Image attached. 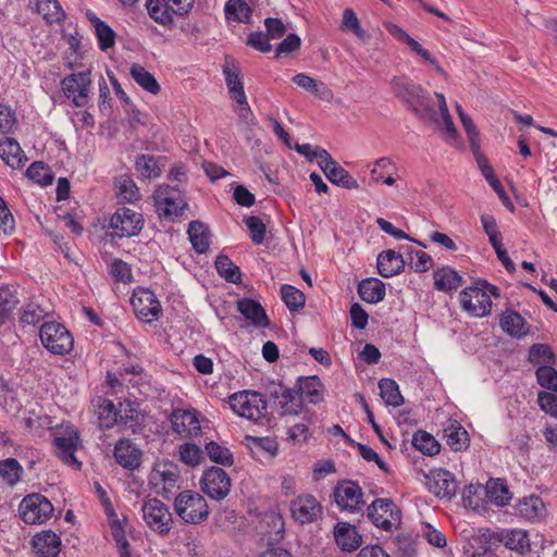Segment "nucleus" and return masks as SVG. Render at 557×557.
I'll use <instances>...</instances> for the list:
<instances>
[{
	"mask_svg": "<svg viewBox=\"0 0 557 557\" xmlns=\"http://www.w3.org/2000/svg\"><path fill=\"white\" fill-rule=\"evenodd\" d=\"M17 288L14 286H2L0 288V322H4L18 304Z\"/></svg>",
	"mask_w": 557,
	"mask_h": 557,
	"instance_id": "obj_44",
	"label": "nucleus"
},
{
	"mask_svg": "<svg viewBox=\"0 0 557 557\" xmlns=\"http://www.w3.org/2000/svg\"><path fill=\"white\" fill-rule=\"evenodd\" d=\"M301 39L296 34H288L276 47L275 57L280 58L283 54H289L299 50Z\"/></svg>",
	"mask_w": 557,
	"mask_h": 557,
	"instance_id": "obj_63",
	"label": "nucleus"
},
{
	"mask_svg": "<svg viewBox=\"0 0 557 557\" xmlns=\"http://www.w3.org/2000/svg\"><path fill=\"white\" fill-rule=\"evenodd\" d=\"M281 296L290 311H298L305 306L306 298L304 293L292 285L284 284L281 287Z\"/></svg>",
	"mask_w": 557,
	"mask_h": 557,
	"instance_id": "obj_50",
	"label": "nucleus"
},
{
	"mask_svg": "<svg viewBox=\"0 0 557 557\" xmlns=\"http://www.w3.org/2000/svg\"><path fill=\"white\" fill-rule=\"evenodd\" d=\"M143 451L131 440L122 438L114 447L116 462L127 470L138 469L141 465Z\"/></svg>",
	"mask_w": 557,
	"mask_h": 557,
	"instance_id": "obj_20",
	"label": "nucleus"
},
{
	"mask_svg": "<svg viewBox=\"0 0 557 557\" xmlns=\"http://www.w3.org/2000/svg\"><path fill=\"white\" fill-rule=\"evenodd\" d=\"M245 224L251 233V240L256 245H260L264 240L265 224L258 216L251 215L245 219Z\"/></svg>",
	"mask_w": 557,
	"mask_h": 557,
	"instance_id": "obj_61",
	"label": "nucleus"
},
{
	"mask_svg": "<svg viewBox=\"0 0 557 557\" xmlns=\"http://www.w3.org/2000/svg\"><path fill=\"white\" fill-rule=\"evenodd\" d=\"M131 304L137 318L146 322L158 320L162 312L160 301L149 289L134 293Z\"/></svg>",
	"mask_w": 557,
	"mask_h": 557,
	"instance_id": "obj_15",
	"label": "nucleus"
},
{
	"mask_svg": "<svg viewBox=\"0 0 557 557\" xmlns=\"http://www.w3.org/2000/svg\"><path fill=\"white\" fill-rule=\"evenodd\" d=\"M177 516L187 523H200L208 518L209 509L203 496L197 492L184 491L174 500Z\"/></svg>",
	"mask_w": 557,
	"mask_h": 557,
	"instance_id": "obj_4",
	"label": "nucleus"
},
{
	"mask_svg": "<svg viewBox=\"0 0 557 557\" xmlns=\"http://www.w3.org/2000/svg\"><path fill=\"white\" fill-rule=\"evenodd\" d=\"M281 416H297L302 410V399L298 392L287 387L284 395L276 403Z\"/></svg>",
	"mask_w": 557,
	"mask_h": 557,
	"instance_id": "obj_39",
	"label": "nucleus"
},
{
	"mask_svg": "<svg viewBox=\"0 0 557 557\" xmlns=\"http://www.w3.org/2000/svg\"><path fill=\"white\" fill-rule=\"evenodd\" d=\"M554 352L550 346L546 344H534L531 346L529 350V360L531 363H547L553 364L554 361Z\"/></svg>",
	"mask_w": 557,
	"mask_h": 557,
	"instance_id": "obj_58",
	"label": "nucleus"
},
{
	"mask_svg": "<svg viewBox=\"0 0 557 557\" xmlns=\"http://www.w3.org/2000/svg\"><path fill=\"white\" fill-rule=\"evenodd\" d=\"M23 474V467L15 458L0 460V476L10 486L15 485Z\"/></svg>",
	"mask_w": 557,
	"mask_h": 557,
	"instance_id": "obj_47",
	"label": "nucleus"
},
{
	"mask_svg": "<svg viewBox=\"0 0 557 557\" xmlns=\"http://www.w3.org/2000/svg\"><path fill=\"white\" fill-rule=\"evenodd\" d=\"M516 509L519 516L528 520H535L543 515L544 504L540 497L530 496L520 500Z\"/></svg>",
	"mask_w": 557,
	"mask_h": 557,
	"instance_id": "obj_43",
	"label": "nucleus"
},
{
	"mask_svg": "<svg viewBox=\"0 0 557 557\" xmlns=\"http://www.w3.org/2000/svg\"><path fill=\"white\" fill-rule=\"evenodd\" d=\"M153 198L159 216L168 220L181 215L187 206L181 190L170 185L159 186Z\"/></svg>",
	"mask_w": 557,
	"mask_h": 557,
	"instance_id": "obj_7",
	"label": "nucleus"
},
{
	"mask_svg": "<svg viewBox=\"0 0 557 557\" xmlns=\"http://www.w3.org/2000/svg\"><path fill=\"white\" fill-rule=\"evenodd\" d=\"M500 326L505 333L517 338L527 335L529 332L524 318L512 310H507L502 314Z\"/></svg>",
	"mask_w": 557,
	"mask_h": 557,
	"instance_id": "obj_30",
	"label": "nucleus"
},
{
	"mask_svg": "<svg viewBox=\"0 0 557 557\" xmlns=\"http://www.w3.org/2000/svg\"><path fill=\"white\" fill-rule=\"evenodd\" d=\"M215 269L225 281L233 284L242 282L240 269L227 256L220 255L216 257Z\"/></svg>",
	"mask_w": 557,
	"mask_h": 557,
	"instance_id": "obj_42",
	"label": "nucleus"
},
{
	"mask_svg": "<svg viewBox=\"0 0 557 557\" xmlns=\"http://www.w3.org/2000/svg\"><path fill=\"white\" fill-rule=\"evenodd\" d=\"M380 395L386 405L399 407L404 404V397L399 392L398 384L392 379H382L379 382Z\"/></svg>",
	"mask_w": 557,
	"mask_h": 557,
	"instance_id": "obj_45",
	"label": "nucleus"
},
{
	"mask_svg": "<svg viewBox=\"0 0 557 557\" xmlns=\"http://www.w3.org/2000/svg\"><path fill=\"white\" fill-rule=\"evenodd\" d=\"M205 449L210 460L215 463L232 466L234 462L233 455L230 449L213 441L206 443Z\"/></svg>",
	"mask_w": 557,
	"mask_h": 557,
	"instance_id": "obj_51",
	"label": "nucleus"
},
{
	"mask_svg": "<svg viewBox=\"0 0 557 557\" xmlns=\"http://www.w3.org/2000/svg\"><path fill=\"white\" fill-rule=\"evenodd\" d=\"M334 500L342 511L359 512L364 506L363 493L358 483L343 480L337 483L333 492Z\"/></svg>",
	"mask_w": 557,
	"mask_h": 557,
	"instance_id": "obj_11",
	"label": "nucleus"
},
{
	"mask_svg": "<svg viewBox=\"0 0 557 557\" xmlns=\"http://www.w3.org/2000/svg\"><path fill=\"white\" fill-rule=\"evenodd\" d=\"M238 311L256 327H269L270 320L263 307L256 300L243 298L237 301Z\"/></svg>",
	"mask_w": 557,
	"mask_h": 557,
	"instance_id": "obj_25",
	"label": "nucleus"
},
{
	"mask_svg": "<svg viewBox=\"0 0 557 557\" xmlns=\"http://www.w3.org/2000/svg\"><path fill=\"white\" fill-rule=\"evenodd\" d=\"M406 261L403 256L393 250H384L377 256V271L383 277H392L404 271Z\"/></svg>",
	"mask_w": 557,
	"mask_h": 557,
	"instance_id": "obj_24",
	"label": "nucleus"
},
{
	"mask_svg": "<svg viewBox=\"0 0 557 557\" xmlns=\"http://www.w3.org/2000/svg\"><path fill=\"white\" fill-rule=\"evenodd\" d=\"M26 175L41 186L52 184L54 178L51 169L41 161L32 163L26 171Z\"/></svg>",
	"mask_w": 557,
	"mask_h": 557,
	"instance_id": "obj_48",
	"label": "nucleus"
},
{
	"mask_svg": "<svg viewBox=\"0 0 557 557\" xmlns=\"http://www.w3.org/2000/svg\"><path fill=\"white\" fill-rule=\"evenodd\" d=\"M120 409L117 410L112 400L103 399L99 406V420L107 429L119 423Z\"/></svg>",
	"mask_w": 557,
	"mask_h": 557,
	"instance_id": "obj_56",
	"label": "nucleus"
},
{
	"mask_svg": "<svg viewBox=\"0 0 557 557\" xmlns=\"http://www.w3.org/2000/svg\"><path fill=\"white\" fill-rule=\"evenodd\" d=\"M90 85V70L70 74L61 81L65 97L71 99L75 107H85L88 103Z\"/></svg>",
	"mask_w": 557,
	"mask_h": 557,
	"instance_id": "obj_10",
	"label": "nucleus"
},
{
	"mask_svg": "<svg viewBox=\"0 0 557 557\" xmlns=\"http://www.w3.org/2000/svg\"><path fill=\"white\" fill-rule=\"evenodd\" d=\"M368 518L384 531L397 528L401 522L399 508L389 498H376L368 507Z\"/></svg>",
	"mask_w": 557,
	"mask_h": 557,
	"instance_id": "obj_8",
	"label": "nucleus"
},
{
	"mask_svg": "<svg viewBox=\"0 0 557 557\" xmlns=\"http://www.w3.org/2000/svg\"><path fill=\"white\" fill-rule=\"evenodd\" d=\"M428 478V487L436 497L450 500L459 488L455 475L445 469L431 471Z\"/></svg>",
	"mask_w": 557,
	"mask_h": 557,
	"instance_id": "obj_16",
	"label": "nucleus"
},
{
	"mask_svg": "<svg viewBox=\"0 0 557 557\" xmlns=\"http://www.w3.org/2000/svg\"><path fill=\"white\" fill-rule=\"evenodd\" d=\"M38 12L48 23L61 22L65 18V12L57 0H45L38 4Z\"/></svg>",
	"mask_w": 557,
	"mask_h": 557,
	"instance_id": "obj_54",
	"label": "nucleus"
},
{
	"mask_svg": "<svg viewBox=\"0 0 557 557\" xmlns=\"http://www.w3.org/2000/svg\"><path fill=\"white\" fill-rule=\"evenodd\" d=\"M200 484L202 492L215 500L224 499L231 490L230 476L219 467H211L205 471Z\"/></svg>",
	"mask_w": 557,
	"mask_h": 557,
	"instance_id": "obj_14",
	"label": "nucleus"
},
{
	"mask_svg": "<svg viewBox=\"0 0 557 557\" xmlns=\"http://www.w3.org/2000/svg\"><path fill=\"white\" fill-rule=\"evenodd\" d=\"M0 157L12 169L24 166L27 160L18 143L11 137L0 140Z\"/></svg>",
	"mask_w": 557,
	"mask_h": 557,
	"instance_id": "obj_27",
	"label": "nucleus"
},
{
	"mask_svg": "<svg viewBox=\"0 0 557 557\" xmlns=\"http://www.w3.org/2000/svg\"><path fill=\"white\" fill-rule=\"evenodd\" d=\"M148 14L161 25L171 24L173 21L171 7H166L162 0H148L146 3Z\"/></svg>",
	"mask_w": 557,
	"mask_h": 557,
	"instance_id": "obj_49",
	"label": "nucleus"
},
{
	"mask_svg": "<svg viewBox=\"0 0 557 557\" xmlns=\"http://www.w3.org/2000/svg\"><path fill=\"white\" fill-rule=\"evenodd\" d=\"M290 149L296 150L299 154L304 156L310 162L317 159L320 169L325 163V161L320 157V152H322L323 154H330L325 149L319 146H312L310 144H296L292 146Z\"/></svg>",
	"mask_w": 557,
	"mask_h": 557,
	"instance_id": "obj_59",
	"label": "nucleus"
},
{
	"mask_svg": "<svg viewBox=\"0 0 557 557\" xmlns=\"http://www.w3.org/2000/svg\"><path fill=\"white\" fill-rule=\"evenodd\" d=\"M225 14L227 18L247 23L251 16V9L248 3L243 0H228L225 5Z\"/></svg>",
	"mask_w": 557,
	"mask_h": 557,
	"instance_id": "obj_52",
	"label": "nucleus"
},
{
	"mask_svg": "<svg viewBox=\"0 0 557 557\" xmlns=\"http://www.w3.org/2000/svg\"><path fill=\"white\" fill-rule=\"evenodd\" d=\"M446 444L454 451H461L469 447L470 438L466 429L457 421L450 422L444 429Z\"/></svg>",
	"mask_w": 557,
	"mask_h": 557,
	"instance_id": "obj_29",
	"label": "nucleus"
},
{
	"mask_svg": "<svg viewBox=\"0 0 557 557\" xmlns=\"http://www.w3.org/2000/svg\"><path fill=\"white\" fill-rule=\"evenodd\" d=\"M33 545L39 557H57L60 553L61 540L52 531H44L33 539Z\"/></svg>",
	"mask_w": 557,
	"mask_h": 557,
	"instance_id": "obj_26",
	"label": "nucleus"
},
{
	"mask_svg": "<svg viewBox=\"0 0 557 557\" xmlns=\"http://www.w3.org/2000/svg\"><path fill=\"white\" fill-rule=\"evenodd\" d=\"M143 517L147 524L159 534H168L172 527V515L159 499L152 498L144 503Z\"/></svg>",
	"mask_w": 557,
	"mask_h": 557,
	"instance_id": "obj_12",
	"label": "nucleus"
},
{
	"mask_svg": "<svg viewBox=\"0 0 557 557\" xmlns=\"http://www.w3.org/2000/svg\"><path fill=\"white\" fill-rule=\"evenodd\" d=\"M170 421L173 431L184 436H197L200 432V423L194 411L185 409L173 410Z\"/></svg>",
	"mask_w": 557,
	"mask_h": 557,
	"instance_id": "obj_22",
	"label": "nucleus"
},
{
	"mask_svg": "<svg viewBox=\"0 0 557 557\" xmlns=\"http://www.w3.org/2000/svg\"><path fill=\"white\" fill-rule=\"evenodd\" d=\"M144 414L137 410L131 403H127L124 407L120 404V418L119 423L123 424L126 430L132 433H140L144 429Z\"/></svg>",
	"mask_w": 557,
	"mask_h": 557,
	"instance_id": "obj_34",
	"label": "nucleus"
},
{
	"mask_svg": "<svg viewBox=\"0 0 557 557\" xmlns=\"http://www.w3.org/2000/svg\"><path fill=\"white\" fill-rule=\"evenodd\" d=\"M434 276V286L437 290L441 292H450L456 290L462 285V277L458 274L457 271L451 268H442L437 269L433 273Z\"/></svg>",
	"mask_w": 557,
	"mask_h": 557,
	"instance_id": "obj_32",
	"label": "nucleus"
},
{
	"mask_svg": "<svg viewBox=\"0 0 557 557\" xmlns=\"http://www.w3.org/2000/svg\"><path fill=\"white\" fill-rule=\"evenodd\" d=\"M484 494L488 502L497 506L507 505L511 498L508 486L503 479H490L486 483Z\"/></svg>",
	"mask_w": 557,
	"mask_h": 557,
	"instance_id": "obj_35",
	"label": "nucleus"
},
{
	"mask_svg": "<svg viewBox=\"0 0 557 557\" xmlns=\"http://www.w3.org/2000/svg\"><path fill=\"white\" fill-rule=\"evenodd\" d=\"M500 542L510 550L524 553L530 549V540L524 530H507L500 534Z\"/></svg>",
	"mask_w": 557,
	"mask_h": 557,
	"instance_id": "obj_38",
	"label": "nucleus"
},
{
	"mask_svg": "<svg viewBox=\"0 0 557 557\" xmlns=\"http://www.w3.org/2000/svg\"><path fill=\"white\" fill-rule=\"evenodd\" d=\"M180 471L176 465L162 461L154 465L150 475L149 484L156 494L169 498L180 488Z\"/></svg>",
	"mask_w": 557,
	"mask_h": 557,
	"instance_id": "obj_5",
	"label": "nucleus"
},
{
	"mask_svg": "<svg viewBox=\"0 0 557 557\" xmlns=\"http://www.w3.org/2000/svg\"><path fill=\"white\" fill-rule=\"evenodd\" d=\"M143 215L126 207L119 208L110 220V227L119 237L135 236L143 230Z\"/></svg>",
	"mask_w": 557,
	"mask_h": 557,
	"instance_id": "obj_13",
	"label": "nucleus"
},
{
	"mask_svg": "<svg viewBox=\"0 0 557 557\" xmlns=\"http://www.w3.org/2000/svg\"><path fill=\"white\" fill-rule=\"evenodd\" d=\"M20 516L25 523L46 522L53 513L52 504L41 494H30L20 504Z\"/></svg>",
	"mask_w": 557,
	"mask_h": 557,
	"instance_id": "obj_9",
	"label": "nucleus"
},
{
	"mask_svg": "<svg viewBox=\"0 0 557 557\" xmlns=\"http://www.w3.org/2000/svg\"><path fill=\"white\" fill-rule=\"evenodd\" d=\"M46 315V311L37 304H27L23 308L20 321L24 325H35Z\"/></svg>",
	"mask_w": 557,
	"mask_h": 557,
	"instance_id": "obj_60",
	"label": "nucleus"
},
{
	"mask_svg": "<svg viewBox=\"0 0 557 557\" xmlns=\"http://www.w3.org/2000/svg\"><path fill=\"white\" fill-rule=\"evenodd\" d=\"M393 94L419 119H431L434 114L433 101L428 91L406 76H395L391 81Z\"/></svg>",
	"mask_w": 557,
	"mask_h": 557,
	"instance_id": "obj_1",
	"label": "nucleus"
},
{
	"mask_svg": "<svg viewBox=\"0 0 557 557\" xmlns=\"http://www.w3.org/2000/svg\"><path fill=\"white\" fill-rule=\"evenodd\" d=\"M181 459L184 463L195 467L202 459V450L195 444H184L180 449Z\"/></svg>",
	"mask_w": 557,
	"mask_h": 557,
	"instance_id": "obj_62",
	"label": "nucleus"
},
{
	"mask_svg": "<svg viewBox=\"0 0 557 557\" xmlns=\"http://www.w3.org/2000/svg\"><path fill=\"white\" fill-rule=\"evenodd\" d=\"M110 527L120 557H131V545L125 536L122 524L115 515L110 521Z\"/></svg>",
	"mask_w": 557,
	"mask_h": 557,
	"instance_id": "obj_53",
	"label": "nucleus"
},
{
	"mask_svg": "<svg viewBox=\"0 0 557 557\" xmlns=\"http://www.w3.org/2000/svg\"><path fill=\"white\" fill-rule=\"evenodd\" d=\"M333 534L337 546L343 552L351 553L362 544V536L357 528L348 522H337L334 525Z\"/></svg>",
	"mask_w": 557,
	"mask_h": 557,
	"instance_id": "obj_21",
	"label": "nucleus"
},
{
	"mask_svg": "<svg viewBox=\"0 0 557 557\" xmlns=\"http://www.w3.org/2000/svg\"><path fill=\"white\" fill-rule=\"evenodd\" d=\"M357 292L363 301L377 304L385 297V284L376 277L364 278L358 284Z\"/></svg>",
	"mask_w": 557,
	"mask_h": 557,
	"instance_id": "obj_28",
	"label": "nucleus"
},
{
	"mask_svg": "<svg viewBox=\"0 0 557 557\" xmlns=\"http://www.w3.org/2000/svg\"><path fill=\"white\" fill-rule=\"evenodd\" d=\"M87 16L95 27L96 36L98 39L99 48L102 51L112 48L115 44L114 30L103 21L98 18L94 13L88 12Z\"/></svg>",
	"mask_w": 557,
	"mask_h": 557,
	"instance_id": "obj_36",
	"label": "nucleus"
},
{
	"mask_svg": "<svg viewBox=\"0 0 557 557\" xmlns=\"http://www.w3.org/2000/svg\"><path fill=\"white\" fill-rule=\"evenodd\" d=\"M129 72L133 79L148 92L157 95L160 91V85L154 76L140 64H133Z\"/></svg>",
	"mask_w": 557,
	"mask_h": 557,
	"instance_id": "obj_40",
	"label": "nucleus"
},
{
	"mask_svg": "<svg viewBox=\"0 0 557 557\" xmlns=\"http://www.w3.org/2000/svg\"><path fill=\"white\" fill-rule=\"evenodd\" d=\"M39 336L44 347L54 355H65L73 348V336L61 323H44Z\"/></svg>",
	"mask_w": 557,
	"mask_h": 557,
	"instance_id": "obj_6",
	"label": "nucleus"
},
{
	"mask_svg": "<svg viewBox=\"0 0 557 557\" xmlns=\"http://www.w3.org/2000/svg\"><path fill=\"white\" fill-rule=\"evenodd\" d=\"M116 188L117 195L123 201L132 202L139 197L138 188L128 175H121L116 180Z\"/></svg>",
	"mask_w": 557,
	"mask_h": 557,
	"instance_id": "obj_55",
	"label": "nucleus"
},
{
	"mask_svg": "<svg viewBox=\"0 0 557 557\" xmlns=\"http://www.w3.org/2000/svg\"><path fill=\"white\" fill-rule=\"evenodd\" d=\"M491 295L499 297L498 288L485 281H478L474 286L466 287L460 292V305L473 317H485L491 312Z\"/></svg>",
	"mask_w": 557,
	"mask_h": 557,
	"instance_id": "obj_2",
	"label": "nucleus"
},
{
	"mask_svg": "<svg viewBox=\"0 0 557 557\" xmlns=\"http://www.w3.org/2000/svg\"><path fill=\"white\" fill-rule=\"evenodd\" d=\"M293 82L322 100H330L333 97L332 90L323 82L317 81L305 73L296 74Z\"/></svg>",
	"mask_w": 557,
	"mask_h": 557,
	"instance_id": "obj_33",
	"label": "nucleus"
},
{
	"mask_svg": "<svg viewBox=\"0 0 557 557\" xmlns=\"http://www.w3.org/2000/svg\"><path fill=\"white\" fill-rule=\"evenodd\" d=\"M188 236L193 248L198 253H205L210 245V232L208 227L200 221H191L188 225Z\"/></svg>",
	"mask_w": 557,
	"mask_h": 557,
	"instance_id": "obj_31",
	"label": "nucleus"
},
{
	"mask_svg": "<svg viewBox=\"0 0 557 557\" xmlns=\"http://www.w3.org/2000/svg\"><path fill=\"white\" fill-rule=\"evenodd\" d=\"M232 410L248 420L259 422L267 417V401L258 392L243 391L228 397Z\"/></svg>",
	"mask_w": 557,
	"mask_h": 557,
	"instance_id": "obj_3",
	"label": "nucleus"
},
{
	"mask_svg": "<svg viewBox=\"0 0 557 557\" xmlns=\"http://www.w3.org/2000/svg\"><path fill=\"white\" fill-rule=\"evenodd\" d=\"M320 157L325 161L321 170L331 183L347 189H356L359 187L357 181L348 171L341 166L331 154L320 152Z\"/></svg>",
	"mask_w": 557,
	"mask_h": 557,
	"instance_id": "obj_19",
	"label": "nucleus"
},
{
	"mask_svg": "<svg viewBox=\"0 0 557 557\" xmlns=\"http://www.w3.org/2000/svg\"><path fill=\"white\" fill-rule=\"evenodd\" d=\"M160 158L149 154H140L136 158L135 169L145 178L158 177L162 172L163 164Z\"/></svg>",
	"mask_w": 557,
	"mask_h": 557,
	"instance_id": "obj_41",
	"label": "nucleus"
},
{
	"mask_svg": "<svg viewBox=\"0 0 557 557\" xmlns=\"http://www.w3.org/2000/svg\"><path fill=\"white\" fill-rule=\"evenodd\" d=\"M536 380L542 387L557 392V371L550 364L537 368Z\"/></svg>",
	"mask_w": 557,
	"mask_h": 557,
	"instance_id": "obj_57",
	"label": "nucleus"
},
{
	"mask_svg": "<svg viewBox=\"0 0 557 557\" xmlns=\"http://www.w3.org/2000/svg\"><path fill=\"white\" fill-rule=\"evenodd\" d=\"M537 401L543 411L557 418V396L548 392H540Z\"/></svg>",
	"mask_w": 557,
	"mask_h": 557,
	"instance_id": "obj_64",
	"label": "nucleus"
},
{
	"mask_svg": "<svg viewBox=\"0 0 557 557\" xmlns=\"http://www.w3.org/2000/svg\"><path fill=\"white\" fill-rule=\"evenodd\" d=\"M79 437L76 433L67 436H57L53 440L57 456L66 465L74 467L75 469L81 468V462L75 457Z\"/></svg>",
	"mask_w": 557,
	"mask_h": 557,
	"instance_id": "obj_23",
	"label": "nucleus"
},
{
	"mask_svg": "<svg viewBox=\"0 0 557 557\" xmlns=\"http://www.w3.org/2000/svg\"><path fill=\"white\" fill-rule=\"evenodd\" d=\"M412 445L416 449L428 456H434L440 453L441 445L430 433L419 430L413 434Z\"/></svg>",
	"mask_w": 557,
	"mask_h": 557,
	"instance_id": "obj_46",
	"label": "nucleus"
},
{
	"mask_svg": "<svg viewBox=\"0 0 557 557\" xmlns=\"http://www.w3.org/2000/svg\"><path fill=\"white\" fill-rule=\"evenodd\" d=\"M323 384L318 376H308L298 379L299 397H308L311 404H318L322 400Z\"/></svg>",
	"mask_w": 557,
	"mask_h": 557,
	"instance_id": "obj_37",
	"label": "nucleus"
},
{
	"mask_svg": "<svg viewBox=\"0 0 557 557\" xmlns=\"http://www.w3.org/2000/svg\"><path fill=\"white\" fill-rule=\"evenodd\" d=\"M223 73L225 75V82L228 88L230 96L239 106V115L240 117L246 119L248 114H251V110L247 102L246 94L244 90V84L239 76V71L236 69L232 70L228 66H224Z\"/></svg>",
	"mask_w": 557,
	"mask_h": 557,
	"instance_id": "obj_18",
	"label": "nucleus"
},
{
	"mask_svg": "<svg viewBox=\"0 0 557 557\" xmlns=\"http://www.w3.org/2000/svg\"><path fill=\"white\" fill-rule=\"evenodd\" d=\"M322 511L321 504L310 494L299 495L290 503L292 517L301 524L313 522Z\"/></svg>",
	"mask_w": 557,
	"mask_h": 557,
	"instance_id": "obj_17",
	"label": "nucleus"
}]
</instances>
